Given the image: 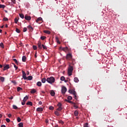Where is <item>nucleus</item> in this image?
I'll use <instances>...</instances> for the list:
<instances>
[{
    "instance_id": "28",
    "label": "nucleus",
    "mask_w": 127,
    "mask_h": 127,
    "mask_svg": "<svg viewBox=\"0 0 127 127\" xmlns=\"http://www.w3.org/2000/svg\"><path fill=\"white\" fill-rule=\"evenodd\" d=\"M42 20V18L41 17H39L37 20H36V22H38Z\"/></svg>"
},
{
    "instance_id": "18",
    "label": "nucleus",
    "mask_w": 127,
    "mask_h": 127,
    "mask_svg": "<svg viewBox=\"0 0 127 127\" xmlns=\"http://www.w3.org/2000/svg\"><path fill=\"white\" fill-rule=\"evenodd\" d=\"M51 95L52 96V97H54L55 96V92L54 91L52 90L51 91Z\"/></svg>"
},
{
    "instance_id": "37",
    "label": "nucleus",
    "mask_w": 127,
    "mask_h": 127,
    "mask_svg": "<svg viewBox=\"0 0 127 127\" xmlns=\"http://www.w3.org/2000/svg\"><path fill=\"white\" fill-rule=\"evenodd\" d=\"M17 122L18 123H20V122H21V119H20V118L18 117L17 118Z\"/></svg>"
},
{
    "instance_id": "32",
    "label": "nucleus",
    "mask_w": 127,
    "mask_h": 127,
    "mask_svg": "<svg viewBox=\"0 0 127 127\" xmlns=\"http://www.w3.org/2000/svg\"><path fill=\"white\" fill-rule=\"evenodd\" d=\"M13 61H14V62H15L16 64H17V65L18 64V62H17V60L16 59H13Z\"/></svg>"
},
{
    "instance_id": "26",
    "label": "nucleus",
    "mask_w": 127,
    "mask_h": 127,
    "mask_svg": "<svg viewBox=\"0 0 127 127\" xmlns=\"http://www.w3.org/2000/svg\"><path fill=\"white\" fill-rule=\"evenodd\" d=\"M42 48H43L44 49H45V50H46V49H47V47H46V46L42 44Z\"/></svg>"
},
{
    "instance_id": "25",
    "label": "nucleus",
    "mask_w": 127,
    "mask_h": 127,
    "mask_svg": "<svg viewBox=\"0 0 127 127\" xmlns=\"http://www.w3.org/2000/svg\"><path fill=\"white\" fill-rule=\"evenodd\" d=\"M74 116H75V117H77L78 115H79V113L78 112V111H74Z\"/></svg>"
},
{
    "instance_id": "2",
    "label": "nucleus",
    "mask_w": 127,
    "mask_h": 127,
    "mask_svg": "<svg viewBox=\"0 0 127 127\" xmlns=\"http://www.w3.org/2000/svg\"><path fill=\"white\" fill-rule=\"evenodd\" d=\"M68 92L70 93V94H72V95L74 96V99H75V100H77V93H76V91H75V90L73 89H69L68 90Z\"/></svg>"
},
{
    "instance_id": "35",
    "label": "nucleus",
    "mask_w": 127,
    "mask_h": 127,
    "mask_svg": "<svg viewBox=\"0 0 127 127\" xmlns=\"http://www.w3.org/2000/svg\"><path fill=\"white\" fill-rule=\"evenodd\" d=\"M4 7H5V5L0 4V8H4Z\"/></svg>"
},
{
    "instance_id": "58",
    "label": "nucleus",
    "mask_w": 127,
    "mask_h": 127,
    "mask_svg": "<svg viewBox=\"0 0 127 127\" xmlns=\"http://www.w3.org/2000/svg\"><path fill=\"white\" fill-rule=\"evenodd\" d=\"M39 105H42V102H41V101H40L38 103Z\"/></svg>"
},
{
    "instance_id": "8",
    "label": "nucleus",
    "mask_w": 127,
    "mask_h": 127,
    "mask_svg": "<svg viewBox=\"0 0 127 127\" xmlns=\"http://www.w3.org/2000/svg\"><path fill=\"white\" fill-rule=\"evenodd\" d=\"M37 45H38V48H39V49L41 50V49H42V45L41 42H40V41H38Z\"/></svg>"
},
{
    "instance_id": "61",
    "label": "nucleus",
    "mask_w": 127,
    "mask_h": 127,
    "mask_svg": "<svg viewBox=\"0 0 127 127\" xmlns=\"http://www.w3.org/2000/svg\"><path fill=\"white\" fill-rule=\"evenodd\" d=\"M37 53H36L35 54V58H37Z\"/></svg>"
},
{
    "instance_id": "1",
    "label": "nucleus",
    "mask_w": 127,
    "mask_h": 127,
    "mask_svg": "<svg viewBox=\"0 0 127 127\" xmlns=\"http://www.w3.org/2000/svg\"><path fill=\"white\" fill-rule=\"evenodd\" d=\"M46 81L49 84H53L55 82V78L53 76H51L50 77L47 78Z\"/></svg>"
},
{
    "instance_id": "17",
    "label": "nucleus",
    "mask_w": 127,
    "mask_h": 127,
    "mask_svg": "<svg viewBox=\"0 0 127 127\" xmlns=\"http://www.w3.org/2000/svg\"><path fill=\"white\" fill-rule=\"evenodd\" d=\"M74 81L75 82V83H78L79 82V79H78L77 77H74Z\"/></svg>"
},
{
    "instance_id": "15",
    "label": "nucleus",
    "mask_w": 127,
    "mask_h": 127,
    "mask_svg": "<svg viewBox=\"0 0 127 127\" xmlns=\"http://www.w3.org/2000/svg\"><path fill=\"white\" fill-rule=\"evenodd\" d=\"M31 94H35L36 93V90L35 89H32L30 91Z\"/></svg>"
},
{
    "instance_id": "16",
    "label": "nucleus",
    "mask_w": 127,
    "mask_h": 127,
    "mask_svg": "<svg viewBox=\"0 0 127 127\" xmlns=\"http://www.w3.org/2000/svg\"><path fill=\"white\" fill-rule=\"evenodd\" d=\"M28 96L26 95L25 97H24L23 101H24V102H26V100H28Z\"/></svg>"
},
{
    "instance_id": "6",
    "label": "nucleus",
    "mask_w": 127,
    "mask_h": 127,
    "mask_svg": "<svg viewBox=\"0 0 127 127\" xmlns=\"http://www.w3.org/2000/svg\"><path fill=\"white\" fill-rule=\"evenodd\" d=\"M22 78L24 80H27V77H26V73L23 70L22 71Z\"/></svg>"
},
{
    "instance_id": "13",
    "label": "nucleus",
    "mask_w": 127,
    "mask_h": 127,
    "mask_svg": "<svg viewBox=\"0 0 127 127\" xmlns=\"http://www.w3.org/2000/svg\"><path fill=\"white\" fill-rule=\"evenodd\" d=\"M33 77L31 75H30L27 77V80H29V81H31L33 79Z\"/></svg>"
},
{
    "instance_id": "57",
    "label": "nucleus",
    "mask_w": 127,
    "mask_h": 127,
    "mask_svg": "<svg viewBox=\"0 0 127 127\" xmlns=\"http://www.w3.org/2000/svg\"><path fill=\"white\" fill-rule=\"evenodd\" d=\"M8 99L9 100H12V99H13V96H11L10 97H9Z\"/></svg>"
},
{
    "instance_id": "51",
    "label": "nucleus",
    "mask_w": 127,
    "mask_h": 127,
    "mask_svg": "<svg viewBox=\"0 0 127 127\" xmlns=\"http://www.w3.org/2000/svg\"><path fill=\"white\" fill-rule=\"evenodd\" d=\"M6 122H7V123H9L10 122V120L8 118H6Z\"/></svg>"
},
{
    "instance_id": "31",
    "label": "nucleus",
    "mask_w": 127,
    "mask_h": 127,
    "mask_svg": "<svg viewBox=\"0 0 127 127\" xmlns=\"http://www.w3.org/2000/svg\"><path fill=\"white\" fill-rule=\"evenodd\" d=\"M18 127H23V123H20L19 124H18Z\"/></svg>"
},
{
    "instance_id": "27",
    "label": "nucleus",
    "mask_w": 127,
    "mask_h": 127,
    "mask_svg": "<svg viewBox=\"0 0 127 127\" xmlns=\"http://www.w3.org/2000/svg\"><path fill=\"white\" fill-rule=\"evenodd\" d=\"M62 110H63V108L62 107H60L58 108H57V111H62Z\"/></svg>"
},
{
    "instance_id": "33",
    "label": "nucleus",
    "mask_w": 127,
    "mask_h": 127,
    "mask_svg": "<svg viewBox=\"0 0 127 127\" xmlns=\"http://www.w3.org/2000/svg\"><path fill=\"white\" fill-rule=\"evenodd\" d=\"M22 90V88L21 87H18L17 88V92H19V91H20V90Z\"/></svg>"
},
{
    "instance_id": "34",
    "label": "nucleus",
    "mask_w": 127,
    "mask_h": 127,
    "mask_svg": "<svg viewBox=\"0 0 127 127\" xmlns=\"http://www.w3.org/2000/svg\"><path fill=\"white\" fill-rule=\"evenodd\" d=\"M46 82V78H43L42 79V82H43V83H45Z\"/></svg>"
},
{
    "instance_id": "45",
    "label": "nucleus",
    "mask_w": 127,
    "mask_h": 127,
    "mask_svg": "<svg viewBox=\"0 0 127 127\" xmlns=\"http://www.w3.org/2000/svg\"><path fill=\"white\" fill-rule=\"evenodd\" d=\"M27 31V28H26V27H24L23 30V32H26Z\"/></svg>"
},
{
    "instance_id": "10",
    "label": "nucleus",
    "mask_w": 127,
    "mask_h": 127,
    "mask_svg": "<svg viewBox=\"0 0 127 127\" xmlns=\"http://www.w3.org/2000/svg\"><path fill=\"white\" fill-rule=\"evenodd\" d=\"M36 111L39 113H41V112H43V108L42 107H39L37 108Z\"/></svg>"
},
{
    "instance_id": "39",
    "label": "nucleus",
    "mask_w": 127,
    "mask_h": 127,
    "mask_svg": "<svg viewBox=\"0 0 127 127\" xmlns=\"http://www.w3.org/2000/svg\"><path fill=\"white\" fill-rule=\"evenodd\" d=\"M0 47H1L2 48H4V46H3V43H0Z\"/></svg>"
},
{
    "instance_id": "62",
    "label": "nucleus",
    "mask_w": 127,
    "mask_h": 127,
    "mask_svg": "<svg viewBox=\"0 0 127 127\" xmlns=\"http://www.w3.org/2000/svg\"><path fill=\"white\" fill-rule=\"evenodd\" d=\"M27 75H29V71H27V73H26Z\"/></svg>"
},
{
    "instance_id": "14",
    "label": "nucleus",
    "mask_w": 127,
    "mask_h": 127,
    "mask_svg": "<svg viewBox=\"0 0 127 127\" xmlns=\"http://www.w3.org/2000/svg\"><path fill=\"white\" fill-rule=\"evenodd\" d=\"M65 102H67V103H69V104H75V103L72 102V101H70L69 99H65Z\"/></svg>"
},
{
    "instance_id": "11",
    "label": "nucleus",
    "mask_w": 127,
    "mask_h": 127,
    "mask_svg": "<svg viewBox=\"0 0 127 127\" xmlns=\"http://www.w3.org/2000/svg\"><path fill=\"white\" fill-rule=\"evenodd\" d=\"M24 18L26 20H30V19H31V17L30 16L25 15Z\"/></svg>"
},
{
    "instance_id": "49",
    "label": "nucleus",
    "mask_w": 127,
    "mask_h": 127,
    "mask_svg": "<svg viewBox=\"0 0 127 127\" xmlns=\"http://www.w3.org/2000/svg\"><path fill=\"white\" fill-rule=\"evenodd\" d=\"M14 65V67L15 68V70H17V69H18V67L15 65V64H13Z\"/></svg>"
},
{
    "instance_id": "19",
    "label": "nucleus",
    "mask_w": 127,
    "mask_h": 127,
    "mask_svg": "<svg viewBox=\"0 0 127 127\" xmlns=\"http://www.w3.org/2000/svg\"><path fill=\"white\" fill-rule=\"evenodd\" d=\"M42 85V83H41V82L39 81L37 83V86H38V87H41Z\"/></svg>"
},
{
    "instance_id": "24",
    "label": "nucleus",
    "mask_w": 127,
    "mask_h": 127,
    "mask_svg": "<svg viewBox=\"0 0 127 127\" xmlns=\"http://www.w3.org/2000/svg\"><path fill=\"white\" fill-rule=\"evenodd\" d=\"M44 33H47V34H50L51 32L50 31L48 30H44Z\"/></svg>"
},
{
    "instance_id": "36",
    "label": "nucleus",
    "mask_w": 127,
    "mask_h": 127,
    "mask_svg": "<svg viewBox=\"0 0 127 127\" xmlns=\"http://www.w3.org/2000/svg\"><path fill=\"white\" fill-rule=\"evenodd\" d=\"M64 80H65V77L64 76L61 77V81H64Z\"/></svg>"
},
{
    "instance_id": "5",
    "label": "nucleus",
    "mask_w": 127,
    "mask_h": 127,
    "mask_svg": "<svg viewBox=\"0 0 127 127\" xmlns=\"http://www.w3.org/2000/svg\"><path fill=\"white\" fill-rule=\"evenodd\" d=\"M72 54H71L70 53L67 54L66 55V59L67 60H69L70 61V60H72Z\"/></svg>"
},
{
    "instance_id": "23",
    "label": "nucleus",
    "mask_w": 127,
    "mask_h": 127,
    "mask_svg": "<svg viewBox=\"0 0 127 127\" xmlns=\"http://www.w3.org/2000/svg\"><path fill=\"white\" fill-rule=\"evenodd\" d=\"M26 105H29V106H32V102H30V101H28V102H27Z\"/></svg>"
},
{
    "instance_id": "59",
    "label": "nucleus",
    "mask_w": 127,
    "mask_h": 127,
    "mask_svg": "<svg viewBox=\"0 0 127 127\" xmlns=\"http://www.w3.org/2000/svg\"><path fill=\"white\" fill-rule=\"evenodd\" d=\"M12 82L13 83V84H16V81L13 80V81H12Z\"/></svg>"
},
{
    "instance_id": "54",
    "label": "nucleus",
    "mask_w": 127,
    "mask_h": 127,
    "mask_svg": "<svg viewBox=\"0 0 127 127\" xmlns=\"http://www.w3.org/2000/svg\"><path fill=\"white\" fill-rule=\"evenodd\" d=\"M56 39L57 40V43H59V44H60L61 43L60 42L59 40H58V38H56Z\"/></svg>"
},
{
    "instance_id": "64",
    "label": "nucleus",
    "mask_w": 127,
    "mask_h": 127,
    "mask_svg": "<svg viewBox=\"0 0 127 127\" xmlns=\"http://www.w3.org/2000/svg\"><path fill=\"white\" fill-rule=\"evenodd\" d=\"M1 127H5V126L4 125H1Z\"/></svg>"
},
{
    "instance_id": "9",
    "label": "nucleus",
    "mask_w": 127,
    "mask_h": 127,
    "mask_svg": "<svg viewBox=\"0 0 127 127\" xmlns=\"http://www.w3.org/2000/svg\"><path fill=\"white\" fill-rule=\"evenodd\" d=\"M3 67V71H5V70H7V69H9V64L4 65Z\"/></svg>"
},
{
    "instance_id": "29",
    "label": "nucleus",
    "mask_w": 127,
    "mask_h": 127,
    "mask_svg": "<svg viewBox=\"0 0 127 127\" xmlns=\"http://www.w3.org/2000/svg\"><path fill=\"white\" fill-rule=\"evenodd\" d=\"M12 107H13V109L14 110H17V109H18V107H17V106H16L15 105H13L12 106Z\"/></svg>"
},
{
    "instance_id": "63",
    "label": "nucleus",
    "mask_w": 127,
    "mask_h": 127,
    "mask_svg": "<svg viewBox=\"0 0 127 127\" xmlns=\"http://www.w3.org/2000/svg\"><path fill=\"white\" fill-rule=\"evenodd\" d=\"M46 124H47L48 123V120H47V119L46 120Z\"/></svg>"
},
{
    "instance_id": "12",
    "label": "nucleus",
    "mask_w": 127,
    "mask_h": 127,
    "mask_svg": "<svg viewBox=\"0 0 127 127\" xmlns=\"http://www.w3.org/2000/svg\"><path fill=\"white\" fill-rule=\"evenodd\" d=\"M22 61H23V62H26V57H25V56H23L22 57Z\"/></svg>"
},
{
    "instance_id": "44",
    "label": "nucleus",
    "mask_w": 127,
    "mask_h": 127,
    "mask_svg": "<svg viewBox=\"0 0 127 127\" xmlns=\"http://www.w3.org/2000/svg\"><path fill=\"white\" fill-rule=\"evenodd\" d=\"M73 107H74V108H75V109H78V106H77L75 103L74 104H73Z\"/></svg>"
},
{
    "instance_id": "50",
    "label": "nucleus",
    "mask_w": 127,
    "mask_h": 127,
    "mask_svg": "<svg viewBox=\"0 0 127 127\" xmlns=\"http://www.w3.org/2000/svg\"><path fill=\"white\" fill-rule=\"evenodd\" d=\"M67 99L69 100H72V96H68L67 97Z\"/></svg>"
},
{
    "instance_id": "47",
    "label": "nucleus",
    "mask_w": 127,
    "mask_h": 127,
    "mask_svg": "<svg viewBox=\"0 0 127 127\" xmlns=\"http://www.w3.org/2000/svg\"><path fill=\"white\" fill-rule=\"evenodd\" d=\"M69 61H71L72 62V64L74 65V62H75V60H73V59H72V60H70Z\"/></svg>"
},
{
    "instance_id": "40",
    "label": "nucleus",
    "mask_w": 127,
    "mask_h": 127,
    "mask_svg": "<svg viewBox=\"0 0 127 127\" xmlns=\"http://www.w3.org/2000/svg\"><path fill=\"white\" fill-rule=\"evenodd\" d=\"M3 20L4 21H7L8 20V19L5 17L3 18Z\"/></svg>"
},
{
    "instance_id": "22",
    "label": "nucleus",
    "mask_w": 127,
    "mask_h": 127,
    "mask_svg": "<svg viewBox=\"0 0 127 127\" xmlns=\"http://www.w3.org/2000/svg\"><path fill=\"white\" fill-rule=\"evenodd\" d=\"M55 114L56 115V116H57V117H59V116H60V114L58 111L55 112Z\"/></svg>"
},
{
    "instance_id": "4",
    "label": "nucleus",
    "mask_w": 127,
    "mask_h": 127,
    "mask_svg": "<svg viewBox=\"0 0 127 127\" xmlns=\"http://www.w3.org/2000/svg\"><path fill=\"white\" fill-rule=\"evenodd\" d=\"M59 50H60V51H64V52H69V49H68L67 47H60L59 48Z\"/></svg>"
},
{
    "instance_id": "53",
    "label": "nucleus",
    "mask_w": 127,
    "mask_h": 127,
    "mask_svg": "<svg viewBox=\"0 0 127 127\" xmlns=\"http://www.w3.org/2000/svg\"><path fill=\"white\" fill-rule=\"evenodd\" d=\"M59 123L62 125H64V122H63V121H62V120L59 121Z\"/></svg>"
},
{
    "instance_id": "46",
    "label": "nucleus",
    "mask_w": 127,
    "mask_h": 127,
    "mask_svg": "<svg viewBox=\"0 0 127 127\" xmlns=\"http://www.w3.org/2000/svg\"><path fill=\"white\" fill-rule=\"evenodd\" d=\"M33 49L34 50H36V49H37V47L36 46H33Z\"/></svg>"
},
{
    "instance_id": "42",
    "label": "nucleus",
    "mask_w": 127,
    "mask_h": 127,
    "mask_svg": "<svg viewBox=\"0 0 127 127\" xmlns=\"http://www.w3.org/2000/svg\"><path fill=\"white\" fill-rule=\"evenodd\" d=\"M16 32L17 33H20V30H19V29H18V28H16Z\"/></svg>"
},
{
    "instance_id": "21",
    "label": "nucleus",
    "mask_w": 127,
    "mask_h": 127,
    "mask_svg": "<svg viewBox=\"0 0 127 127\" xmlns=\"http://www.w3.org/2000/svg\"><path fill=\"white\" fill-rule=\"evenodd\" d=\"M4 77L2 76H0V80L1 82H4Z\"/></svg>"
},
{
    "instance_id": "55",
    "label": "nucleus",
    "mask_w": 127,
    "mask_h": 127,
    "mask_svg": "<svg viewBox=\"0 0 127 127\" xmlns=\"http://www.w3.org/2000/svg\"><path fill=\"white\" fill-rule=\"evenodd\" d=\"M11 1H12V2H13V3L15 4V3H16L15 0H11Z\"/></svg>"
},
{
    "instance_id": "52",
    "label": "nucleus",
    "mask_w": 127,
    "mask_h": 127,
    "mask_svg": "<svg viewBox=\"0 0 127 127\" xmlns=\"http://www.w3.org/2000/svg\"><path fill=\"white\" fill-rule=\"evenodd\" d=\"M58 106L59 107H62V104H61V103H59L58 104Z\"/></svg>"
},
{
    "instance_id": "30",
    "label": "nucleus",
    "mask_w": 127,
    "mask_h": 127,
    "mask_svg": "<svg viewBox=\"0 0 127 127\" xmlns=\"http://www.w3.org/2000/svg\"><path fill=\"white\" fill-rule=\"evenodd\" d=\"M83 127H89V123H86L84 124Z\"/></svg>"
},
{
    "instance_id": "20",
    "label": "nucleus",
    "mask_w": 127,
    "mask_h": 127,
    "mask_svg": "<svg viewBox=\"0 0 127 127\" xmlns=\"http://www.w3.org/2000/svg\"><path fill=\"white\" fill-rule=\"evenodd\" d=\"M19 15L20 17H21V18H22V19L24 18V15L23 14L19 13Z\"/></svg>"
},
{
    "instance_id": "48",
    "label": "nucleus",
    "mask_w": 127,
    "mask_h": 127,
    "mask_svg": "<svg viewBox=\"0 0 127 127\" xmlns=\"http://www.w3.org/2000/svg\"><path fill=\"white\" fill-rule=\"evenodd\" d=\"M49 110H54V107H53V106H50V107H49Z\"/></svg>"
},
{
    "instance_id": "38",
    "label": "nucleus",
    "mask_w": 127,
    "mask_h": 127,
    "mask_svg": "<svg viewBox=\"0 0 127 127\" xmlns=\"http://www.w3.org/2000/svg\"><path fill=\"white\" fill-rule=\"evenodd\" d=\"M18 21V19H17V18H15L14 19V22H15V23H17Z\"/></svg>"
},
{
    "instance_id": "3",
    "label": "nucleus",
    "mask_w": 127,
    "mask_h": 127,
    "mask_svg": "<svg viewBox=\"0 0 127 127\" xmlns=\"http://www.w3.org/2000/svg\"><path fill=\"white\" fill-rule=\"evenodd\" d=\"M73 67L71 65H69L67 71L68 76H72V72H73Z\"/></svg>"
},
{
    "instance_id": "56",
    "label": "nucleus",
    "mask_w": 127,
    "mask_h": 127,
    "mask_svg": "<svg viewBox=\"0 0 127 127\" xmlns=\"http://www.w3.org/2000/svg\"><path fill=\"white\" fill-rule=\"evenodd\" d=\"M22 106H24V105H25V101H24L23 100V102L21 103Z\"/></svg>"
},
{
    "instance_id": "7",
    "label": "nucleus",
    "mask_w": 127,
    "mask_h": 127,
    "mask_svg": "<svg viewBox=\"0 0 127 127\" xmlns=\"http://www.w3.org/2000/svg\"><path fill=\"white\" fill-rule=\"evenodd\" d=\"M67 92V88L65 86H63L62 87V94H64L65 93Z\"/></svg>"
},
{
    "instance_id": "41",
    "label": "nucleus",
    "mask_w": 127,
    "mask_h": 127,
    "mask_svg": "<svg viewBox=\"0 0 127 127\" xmlns=\"http://www.w3.org/2000/svg\"><path fill=\"white\" fill-rule=\"evenodd\" d=\"M27 28H29V29H33V28L31 26V25L28 26Z\"/></svg>"
},
{
    "instance_id": "60",
    "label": "nucleus",
    "mask_w": 127,
    "mask_h": 127,
    "mask_svg": "<svg viewBox=\"0 0 127 127\" xmlns=\"http://www.w3.org/2000/svg\"><path fill=\"white\" fill-rule=\"evenodd\" d=\"M8 118H11V114H9L8 115Z\"/></svg>"
},
{
    "instance_id": "43",
    "label": "nucleus",
    "mask_w": 127,
    "mask_h": 127,
    "mask_svg": "<svg viewBox=\"0 0 127 127\" xmlns=\"http://www.w3.org/2000/svg\"><path fill=\"white\" fill-rule=\"evenodd\" d=\"M45 38H46V37H45V36H41V39L42 40H44V39H45Z\"/></svg>"
}]
</instances>
